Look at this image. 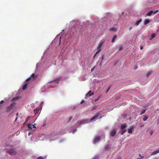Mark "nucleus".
Returning <instances> with one entry per match:
<instances>
[{"mask_svg": "<svg viewBox=\"0 0 159 159\" xmlns=\"http://www.w3.org/2000/svg\"><path fill=\"white\" fill-rule=\"evenodd\" d=\"M140 49L141 50H142L143 49V47L141 46L140 47Z\"/></svg>", "mask_w": 159, "mask_h": 159, "instance_id": "58836bf2", "label": "nucleus"}, {"mask_svg": "<svg viewBox=\"0 0 159 159\" xmlns=\"http://www.w3.org/2000/svg\"><path fill=\"white\" fill-rule=\"evenodd\" d=\"M30 117L28 116L26 119L25 122H27V121H28L30 120Z\"/></svg>", "mask_w": 159, "mask_h": 159, "instance_id": "393cba45", "label": "nucleus"}, {"mask_svg": "<svg viewBox=\"0 0 159 159\" xmlns=\"http://www.w3.org/2000/svg\"><path fill=\"white\" fill-rule=\"evenodd\" d=\"M137 159H139V158H137Z\"/></svg>", "mask_w": 159, "mask_h": 159, "instance_id": "de8ad7c7", "label": "nucleus"}, {"mask_svg": "<svg viewBox=\"0 0 159 159\" xmlns=\"http://www.w3.org/2000/svg\"><path fill=\"white\" fill-rule=\"evenodd\" d=\"M28 83L25 84L23 86L22 89L23 90H24L27 87V85L28 84Z\"/></svg>", "mask_w": 159, "mask_h": 159, "instance_id": "2eb2a0df", "label": "nucleus"}, {"mask_svg": "<svg viewBox=\"0 0 159 159\" xmlns=\"http://www.w3.org/2000/svg\"><path fill=\"white\" fill-rule=\"evenodd\" d=\"M37 109H35L34 110V113L36 114L37 112Z\"/></svg>", "mask_w": 159, "mask_h": 159, "instance_id": "cd10ccee", "label": "nucleus"}, {"mask_svg": "<svg viewBox=\"0 0 159 159\" xmlns=\"http://www.w3.org/2000/svg\"><path fill=\"white\" fill-rule=\"evenodd\" d=\"M134 129V128L132 127L131 128H129L128 129V132L129 133H131L132 132L133 130Z\"/></svg>", "mask_w": 159, "mask_h": 159, "instance_id": "9b49d317", "label": "nucleus"}, {"mask_svg": "<svg viewBox=\"0 0 159 159\" xmlns=\"http://www.w3.org/2000/svg\"><path fill=\"white\" fill-rule=\"evenodd\" d=\"M31 79V77H30L29 78H28L27 79H26V82H27L29 81Z\"/></svg>", "mask_w": 159, "mask_h": 159, "instance_id": "a878e982", "label": "nucleus"}, {"mask_svg": "<svg viewBox=\"0 0 159 159\" xmlns=\"http://www.w3.org/2000/svg\"><path fill=\"white\" fill-rule=\"evenodd\" d=\"M159 153V149L155 151H154L152 152L151 153V155H156V154H157V153Z\"/></svg>", "mask_w": 159, "mask_h": 159, "instance_id": "6e6552de", "label": "nucleus"}, {"mask_svg": "<svg viewBox=\"0 0 159 159\" xmlns=\"http://www.w3.org/2000/svg\"><path fill=\"white\" fill-rule=\"evenodd\" d=\"M96 54V53L95 54V55H94V56H93V57H94L97 54Z\"/></svg>", "mask_w": 159, "mask_h": 159, "instance_id": "ea45409f", "label": "nucleus"}, {"mask_svg": "<svg viewBox=\"0 0 159 159\" xmlns=\"http://www.w3.org/2000/svg\"><path fill=\"white\" fill-rule=\"evenodd\" d=\"M101 112V111L98 112L96 115L94 116H93L92 118L90 120L91 121H92L94 120L96 118H97L98 117L99 115H101V114L100 113Z\"/></svg>", "mask_w": 159, "mask_h": 159, "instance_id": "20e7f679", "label": "nucleus"}, {"mask_svg": "<svg viewBox=\"0 0 159 159\" xmlns=\"http://www.w3.org/2000/svg\"><path fill=\"white\" fill-rule=\"evenodd\" d=\"M93 68L91 69V71H93Z\"/></svg>", "mask_w": 159, "mask_h": 159, "instance_id": "37998d69", "label": "nucleus"}, {"mask_svg": "<svg viewBox=\"0 0 159 159\" xmlns=\"http://www.w3.org/2000/svg\"><path fill=\"white\" fill-rule=\"evenodd\" d=\"M156 36L154 34H152L151 35V38L149 39L150 40H151L152 39L154 38Z\"/></svg>", "mask_w": 159, "mask_h": 159, "instance_id": "a211bd4d", "label": "nucleus"}, {"mask_svg": "<svg viewBox=\"0 0 159 159\" xmlns=\"http://www.w3.org/2000/svg\"><path fill=\"white\" fill-rule=\"evenodd\" d=\"M116 133V130L113 129L110 133V135L112 137H114Z\"/></svg>", "mask_w": 159, "mask_h": 159, "instance_id": "39448f33", "label": "nucleus"}, {"mask_svg": "<svg viewBox=\"0 0 159 159\" xmlns=\"http://www.w3.org/2000/svg\"><path fill=\"white\" fill-rule=\"evenodd\" d=\"M104 56L103 55H102V60H103V59H104Z\"/></svg>", "mask_w": 159, "mask_h": 159, "instance_id": "c9c22d12", "label": "nucleus"}, {"mask_svg": "<svg viewBox=\"0 0 159 159\" xmlns=\"http://www.w3.org/2000/svg\"><path fill=\"white\" fill-rule=\"evenodd\" d=\"M61 37H60L59 39H60V42L61 41Z\"/></svg>", "mask_w": 159, "mask_h": 159, "instance_id": "a19ab883", "label": "nucleus"}, {"mask_svg": "<svg viewBox=\"0 0 159 159\" xmlns=\"http://www.w3.org/2000/svg\"><path fill=\"white\" fill-rule=\"evenodd\" d=\"M132 27H131L129 28V30H130L132 29Z\"/></svg>", "mask_w": 159, "mask_h": 159, "instance_id": "e433bc0d", "label": "nucleus"}, {"mask_svg": "<svg viewBox=\"0 0 159 159\" xmlns=\"http://www.w3.org/2000/svg\"><path fill=\"white\" fill-rule=\"evenodd\" d=\"M17 117L16 118V119L15 120H17Z\"/></svg>", "mask_w": 159, "mask_h": 159, "instance_id": "c03bdc74", "label": "nucleus"}, {"mask_svg": "<svg viewBox=\"0 0 159 159\" xmlns=\"http://www.w3.org/2000/svg\"><path fill=\"white\" fill-rule=\"evenodd\" d=\"M153 12V11H151L150 12H148L147 13V16H150L152 15V13Z\"/></svg>", "mask_w": 159, "mask_h": 159, "instance_id": "f3484780", "label": "nucleus"}, {"mask_svg": "<svg viewBox=\"0 0 159 159\" xmlns=\"http://www.w3.org/2000/svg\"><path fill=\"white\" fill-rule=\"evenodd\" d=\"M127 125L126 124H123L121 125L120 128L121 129V135H122L125 133L126 131V129H125Z\"/></svg>", "mask_w": 159, "mask_h": 159, "instance_id": "f03ea898", "label": "nucleus"}, {"mask_svg": "<svg viewBox=\"0 0 159 159\" xmlns=\"http://www.w3.org/2000/svg\"><path fill=\"white\" fill-rule=\"evenodd\" d=\"M159 11L158 10H156V11H155L154 12V13L153 14H156V13L158 12Z\"/></svg>", "mask_w": 159, "mask_h": 159, "instance_id": "7c9ffc66", "label": "nucleus"}, {"mask_svg": "<svg viewBox=\"0 0 159 159\" xmlns=\"http://www.w3.org/2000/svg\"><path fill=\"white\" fill-rule=\"evenodd\" d=\"M84 102V100H82L80 102V104H82Z\"/></svg>", "mask_w": 159, "mask_h": 159, "instance_id": "c756f323", "label": "nucleus"}, {"mask_svg": "<svg viewBox=\"0 0 159 159\" xmlns=\"http://www.w3.org/2000/svg\"><path fill=\"white\" fill-rule=\"evenodd\" d=\"M146 109H144V110H141L140 115H141L143 114L146 111Z\"/></svg>", "mask_w": 159, "mask_h": 159, "instance_id": "4be33fe9", "label": "nucleus"}, {"mask_svg": "<svg viewBox=\"0 0 159 159\" xmlns=\"http://www.w3.org/2000/svg\"><path fill=\"white\" fill-rule=\"evenodd\" d=\"M36 75L33 73L31 75L30 77H32L34 80L36 77Z\"/></svg>", "mask_w": 159, "mask_h": 159, "instance_id": "4468645a", "label": "nucleus"}, {"mask_svg": "<svg viewBox=\"0 0 159 159\" xmlns=\"http://www.w3.org/2000/svg\"><path fill=\"white\" fill-rule=\"evenodd\" d=\"M100 139L101 138L99 136H98L96 137L94 141V143L95 144L98 142L100 140Z\"/></svg>", "mask_w": 159, "mask_h": 159, "instance_id": "0eeeda50", "label": "nucleus"}, {"mask_svg": "<svg viewBox=\"0 0 159 159\" xmlns=\"http://www.w3.org/2000/svg\"><path fill=\"white\" fill-rule=\"evenodd\" d=\"M123 48V46L121 45H120L118 47V50L119 51L122 50Z\"/></svg>", "mask_w": 159, "mask_h": 159, "instance_id": "6ab92c4d", "label": "nucleus"}, {"mask_svg": "<svg viewBox=\"0 0 159 159\" xmlns=\"http://www.w3.org/2000/svg\"><path fill=\"white\" fill-rule=\"evenodd\" d=\"M117 38V36L116 35H115L113 36V37L112 39V41H111L112 43H114L115 41V40Z\"/></svg>", "mask_w": 159, "mask_h": 159, "instance_id": "1a4fd4ad", "label": "nucleus"}, {"mask_svg": "<svg viewBox=\"0 0 159 159\" xmlns=\"http://www.w3.org/2000/svg\"><path fill=\"white\" fill-rule=\"evenodd\" d=\"M4 102V101L2 100L0 102V104L3 103Z\"/></svg>", "mask_w": 159, "mask_h": 159, "instance_id": "72a5a7b5", "label": "nucleus"}, {"mask_svg": "<svg viewBox=\"0 0 159 159\" xmlns=\"http://www.w3.org/2000/svg\"><path fill=\"white\" fill-rule=\"evenodd\" d=\"M99 98L97 99H95V101L96 102V101H98V99H99Z\"/></svg>", "mask_w": 159, "mask_h": 159, "instance_id": "4c0bfd02", "label": "nucleus"}, {"mask_svg": "<svg viewBox=\"0 0 159 159\" xmlns=\"http://www.w3.org/2000/svg\"><path fill=\"white\" fill-rule=\"evenodd\" d=\"M37 159H43V158L42 157H39Z\"/></svg>", "mask_w": 159, "mask_h": 159, "instance_id": "473e14b6", "label": "nucleus"}, {"mask_svg": "<svg viewBox=\"0 0 159 159\" xmlns=\"http://www.w3.org/2000/svg\"><path fill=\"white\" fill-rule=\"evenodd\" d=\"M143 157H141V158L142 157L143 158Z\"/></svg>", "mask_w": 159, "mask_h": 159, "instance_id": "49530a36", "label": "nucleus"}, {"mask_svg": "<svg viewBox=\"0 0 159 159\" xmlns=\"http://www.w3.org/2000/svg\"><path fill=\"white\" fill-rule=\"evenodd\" d=\"M101 65V63L100 64V65Z\"/></svg>", "mask_w": 159, "mask_h": 159, "instance_id": "a18cd8bd", "label": "nucleus"}, {"mask_svg": "<svg viewBox=\"0 0 159 159\" xmlns=\"http://www.w3.org/2000/svg\"><path fill=\"white\" fill-rule=\"evenodd\" d=\"M149 133L150 134V135H152L153 133V131H152V130H151L149 132Z\"/></svg>", "mask_w": 159, "mask_h": 159, "instance_id": "bb28decb", "label": "nucleus"}, {"mask_svg": "<svg viewBox=\"0 0 159 159\" xmlns=\"http://www.w3.org/2000/svg\"><path fill=\"white\" fill-rule=\"evenodd\" d=\"M14 103H11V105L8 107L7 108V110H8L11 109L12 108L13 106L14 105Z\"/></svg>", "mask_w": 159, "mask_h": 159, "instance_id": "9d476101", "label": "nucleus"}, {"mask_svg": "<svg viewBox=\"0 0 159 159\" xmlns=\"http://www.w3.org/2000/svg\"><path fill=\"white\" fill-rule=\"evenodd\" d=\"M152 71H150L148 72L147 74V77H148V76L152 73Z\"/></svg>", "mask_w": 159, "mask_h": 159, "instance_id": "412c9836", "label": "nucleus"}, {"mask_svg": "<svg viewBox=\"0 0 159 159\" xmlns=\"http://www.w3.org/2000/svg\"><path fill=\"white\" fill-rule=\"evenodd\" d=\"M33 125V127L34 128H36V127L35 126V125H36V124H34Z\"/></svg>", "mask_w": 159, "mask_h": 159, "instance_id": "f704fd0d", "label": "nucleus"}, {"mask_svg": "<svg viewBox=\"0 0 159 159\" xmlns=\"http://www.w3.org/2000/svg\"><path fill=\"white\" fill-rule=\"evenodd\" d=\"M141 21L142 20L141 19L137 20L135 23V25L136 26L138 25Z\"/></svg>", "mask_w": 159, "mask_h": 159, "instance_id": "f8f14e48", "label": "nucleus"}, {"mask_svg": "<svg viewBox=\"0 0 159 159\" xmlns=\"http://www.w3.org/2000/svg\"><path fill=\"white\" fill-rule=\"evenodd\" d=\"M110 30L113 31H116V29L115 28H112L110 29Z\"/></svg>", "mask_w": 159, "mask_h": 159, "instance_id": "aec40b11", "label": "nucleus"}, {"mask_svg": "<svg viewBox=\"0 0 159 159\" xmlns=\"http://www.w3.org/2000/svg\"><path fill=\"white\" fill-rule=\"evenodd\" d=\"M7 152L10 155L12 156L15 155L17 153V152L15 149L11 148L8 149Z\"/></svg>", "mask_w": 159, "mask_h": 159, "instance_id": "f257e3e1", "label": "nucleus"}, {"mask_svg": "<svg viewBox=\"0 0 159 159\" xmlns=\"http://www.w3.org/2000/svg\"><path fill=\"white\" fill-rule=\"evenodd\" d=\"M94 94L93 93H92L91 91H89V92L86 94V97H89Z\"/></svg>", "mask_w": 159, "mask_h": 159, "instance_id": "423d86ee", "label": "nucleus"}, {"mask_svg": "<svg viewBox=\"0 0 159 159\" xmlns=\"http://www.w3.org/2000/svg\"><path fill=\"white\" fill-rule=\"evenodd\" d=\"M148 116H145L143 118V120L144 121H146L148 119Z\"/></svg>", "mask_w": 159, "mask_h": 159, "instance_id": "5701e85b", "label": "nucleus"}, {"mask_svg": "<svg viewBox=\"0 0 159 159\" xmlns=\"http://www.w3.org/2000/svg\"><path fill=\"white\" fill-rule=\"evenodd\" d=\"M96 108V107L95 106H94L93 107V109L91 110V111H93L94 109H95Z\"/></svg>", "mask_w": 159, "mask_h": 159, "instance_id": "c85d7f7f", "label": "nucleus"}, {"mask_svg": "<svg viewBox=\"0 0 159 159\" xmlns=\"http://www.w3.org/2000/svg\"><path fill=\"white\" fill-rule=\"evenodd\" d=\"M139 157H141V155L140 154H139Z\"/></svg>", "mask_w": 159, "mask_h": 159, "instance_id": "79ce46f5", "label": "nucleus"}, {"mask_svg": "<svg viewBox=\"0 0 159 159\" xmlns=\"http://www.w3.org/2000/svg\"><path fill=\"white\" fill-rule=\"evenodd\" d=\"M104 42V41H102L99 43L98 46V51L96 52V54L98 53L101 50V48Z\"/></svg>", "mask_w": 159, "mask_h": 159, "instance_id": "7ed1b4c3", "label": "nucleus"}, {"mask_svg": "<svg viewBox=\"0 0 159 159\" xmlns=\"http://www.w3.org/2000/svg\"><path fill=\"white\" fill-rule=\"evenodd\" d=\"M111 88V86H109L108 87V88L107 89V90L106 91V93H107L108 92V91H109V90H110V88Z\"/></svg>", "mask_w": 159, "mask_h": 159, "instance_id": "b1692460", "label": "nucleus"}, {"mask_svg": "<svg viewBox=\"0 0 159 159\" xmlns=\"http://www.w3.org/2000/svg\"><path fill=\"white\" fill-rule=\"evenodd\" d=\"M150 22V21L148 19H146L145 20L144 22V24L146 25L148 24Z\"/></svg>", "mask_w": 159, "mask_h": 159, "instance_id": "dca6fc26", "label": "nucleus"}, {"mask_svg": "<svg viewBox=\"0 0 159 159\" xmlns=\"http://www.w3.org/2000/svg\"><path fill=\"white\" fill-rule=\"evenodd\" d=\"M72 118H72V117H70V118H69V120L68 122H70V121L72 119Z\"/></svg>", "mask_w": 159, "mask_h": 159, "instance_id": "2f4dec72", "label": "nucleus"}, {"mask_svg": "<svg viewBox=\"0 0 159 159\" xmlns=\"http://www.w3.org/2000/svg\"><path fill=\"white\" fill-rule=\"evenodd\" d=\"M28 128L30 129H32L33 128V125H31L30 123V124H28Z\"/></svg>", "mask_w": 159, "mask_h": 159, "instance_id": "ddd939ff", "label": "nucleus"}]
</instances>
